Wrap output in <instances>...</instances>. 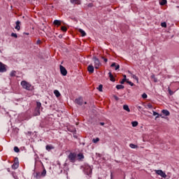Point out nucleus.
I'll return each instance as SVG.
<instances>
[{
	"mask_svg": "<svg viewBox=\"0 0 179 179\" xmlns=\"http://www.w3.org/2000/svg\"><path fill=\"white\" fill-rule=\"evenodd\" d=\"M159 3L162 6L166 5V3H167V0H161V1H159Z\"/></svg>",
	"mask_w": 179,
	"mask_h": 179,
	"instance_id": "22",
	"label": "nucleus"
},
{
	"mask_svg": "<svg viewBox=\"0 0 179 179\" xmlns=\"http://www.w3.org/2000/svg\"><path fill=\"white\" fill-rule=\"evenodd\" d=\"M153 115H159V113L157 112L153 111Z\"/></svg>",
	"mask_w": 179,
	"mask_h": 179,
	"instance_id": "46",
	"label": "nucleus"
},
{
	"mask_svg": "<svg viewBox=\"0 0 179 179\" xmlns=\"http://www.w3.org/2000/svg\"><path fill=\"white\" fill-rule=\"evenodd\" d=\"M84 103H85V104H87V102L85 101Z\"/></svg>",
	"mask_w": 179,
	"mask_h": 179,
	"instance_id": "53",
	"label": "nucleus"
},
{
	"mask_svg": "<svg viewBox=\"0 0 179 179\" xmlns=\"http://www.w3.org/2000/svg\"><path fill=\"white\" fill-rule=\"evenodd\" d=\"M110 66H111L112 68H114V67H115V71H117V69H120V66H119V64H117V63H113V64L110 65Z\"/></svg>",
	"mask_w": 179,
	"mask_h": 179,
	"instance_id": "11",
	"label": "nucleus"
},
{
	"mask_svg": "<svg viewBox=\"0 0 179 179\" xmlns=\"http://www.w3.org/2000/svg\"><path fill=\"white\" fill-rule=\"evenodd\" d=\"M84 172L89 177H92V167L90 166H89V165L85 166V169H84Z\"/></svg>",
	"mask_w": 179,
	"mask_h": 179,
	"instance_id": "4",
	"label": "nucleus"
},
{
	"mask_svg": "<svg viewBox=\"0 0 179 179\" xmlns=\"http://www.w3.org/2000/svg\"><path fill=\"white\" fill-rule=\"evenodd\" d=\"M26 34H27V36H29V33H27Z\"/></svg>",
	"mask_w": 179,
	"mask_h": 179,
	"instance_id": "54",
	"label": "nucleus"
},
{
	"mask_svg": "<svg viewBox=\"0 0 179 179\" xmlns=\"http://www.w3.org/2000/svg\"><path fill=\"white\" fill-rule=\"evenodd\" d=\"M127 83H128V85H130V86H134L135 84H134V83L129 81V80L127 79Z\"/></svg>",
	"mask_w": 179,
	"mask_h": 179,
	"instance_id": "36",
	"label": "nucleus"
},
{
	"mask_svg": "<svg viewBox=\"0 0 179 179\" xmlns=\"http://www.w3.org/2000/svg\"><path fill=\"white\" fill-rule=\"evenodd\" d=\"M11 167L13 170H16L19 167V162H15Z\"/></svg>",
	"mask_w": 179,
	"mask_h": 179,
	"instance_id": "16",
	"label": "nucleus"
},
{
	"mask_svg": "<svg viewBox=\"0 0 179 179\" xmlns=\"http://www.w3.org/2000/svg\"><path fill=\"white\" fill-rule=\"evenodd\" d=\"M98 90L99 92H103V85H99V86L98 87Z\"/></svg>",
	"mask_w": 179,
	"mask_h": 179,
	"instance_id": "35",
	"label": "nucleus"
},
{
	"mask_svg": "<svg viewBox=\"0 0 179 179\" xmlns=\"http://www.w3.org/2000/svg\"><path fill=\"white\" fill-rule=\"evenodd\" d=\"M129 147L131 148V149H136V148H138V145L131 143L129 144Z\"/></svg>",
	"mask_w": 179,
	"mask_h": 179,
	"instance_id": "28",
	"label": "nucleus"
},
{
	"mask_svg": "<svg viewBox=\"0 0 179 179\" xmlns=\"http://www.w3.org/2000/svg\"><path fill=\"white\" fill-rule=\"evenodd\" d=\"M69 159L71 163H75L76 162V154L71 152L69 155Z\"/></svg>",
	"mask_w": 179,
	"mask_h": 179,
	"instance_id": "5",
	"label": "nucleus"
},
{
	"mask_svg": "<svg viewBox=\"0 0 179 179\" xmlns=\"http://www.w3.org/2000/svg\"><path fill=\"white\" fill-rule=\"evenodd\" d=\"M142 97H143V99H148V94H146V93H143V94H142Z\"/></svg>",
	"mask_w": 179,
	"mask_h": 179,
	"instance_id": "40",
	"label": "nucleus"
},
{
	"mask_svg": "<svg viewBox=\"0 0 179 179\" xmlns=\"http://www.w3.org/2000/svg\"><path fill=\"white\" fill-rule=\"evenodd\" d=\"M54 24H55L56 26H59L61 24V21L60 20H55L54 21Z\"/></svg>",
	"mask_w": 179,
	"mask_h": 179,
	"instance_id": "21",
	"label": "nucleus"
},
{
	"mask_svg": "<svg viewBox=\"0 0 179 179\" xmlns=\"http://www.w3.org/2000/svg\"><path fill=\"white\" fill-rule=\"evenodd\" d=\"M14 152H15V153H19L20 150H19V148L17 147H14Z\"/></svg>",
	"mask_w": 179,
	"mask_h": 179,
	"instance_id": "33",
	"label": "nucleus"
},
{
	"mask_svg": "<svg viewBox=\"0 0 179 179\" xmlns=\"http://www.w3.org/2000/svg\"><path fill=\"white\" fill-rule=\"evenodd\" d=\"M21 86L23 87V89H25V90L31 91L34 89V87L31 85V84L26 80L21 82Z\"/></svg>",
	"mask_w": 179,
	"mask_h": 179,
	"instance_id": "1",
	"label": "nucleus"
},
{
	"mask_svg": "<svg viewBox=\"0 0 179 179\" xmlns=\"http://www.w3.org/2000/svg\"><path fill=\"white\" fill-rule=\"evenodd\" d=\"M0 72L3 73L6 72V67L5 66V64L3 63L0 62Z\"/></svg>",
	"mask_w": 179,
	"mask_h": 179,
	"instance_id": "8",
	"label": "nucleus"
},
{
	"mask_svg": "<svg viewBox=\"0 0 179 179\" xmlns=\"http://www.w3.org/2000/svg\"><path fill=\"white\" fill-rule=\"evenodd\" d=\"M46 174H47V171H45V169H43V171L41 173L36 172V173H34V176L35 177V178L39 179V178H41V177H45Z\"/></svg>",
	"mask_w": 179,
	"mask_h": 179,
	"instance_id": "2",
	"label": "nucleus"
},
{
	"mask_svg": "<svg viewBox=\"0 0 179 179\" xmlns=\"http://www.w3.org/2000/svg\"><path fill=\"white\" fill-rule=\"evenodd\" d=\"M0 52H2V51L0 50Z\"/></svg>",
	"mask_w": 179,
	"mask_h": 179,
	"instance_id": "55",
	"label": "nucleus"
},
{
	"mask_svg": "<svg viewBox=\"0 0 179 179\" xmlns=\"http://www.w3.org/2000/svg\"><path fill=\"white\" fill-rule=\"evenodd\" d=\"M52 149H54V147H52V145H46V150H51Z\"/></svg>",
	"mask_w": 179,
	"mask_h": 179,
	"instance_id": "29",
	"label": "nucleus"
},
{
	"mask_svg": "<svg viewBox=\"0 0 179 179\" xmlns=\"http://www.w3.org/2000/svg\"><path fill=\"white\" fill-rule=\"evenodd\" d=\"M132 127H138V122L134 121L131 122Z\"/></svg>",
	"mask_w": 179,
	"mask_h": 179,
	"instance_id": "34",
	"label": "nucleus"
},
{
	"mask_svg": "<svg viewBox=\"0 0 179 179\" xmlns=\"http://www.w3.org/2000/svg\"><path fill=\"white\" fill-rule=\"evenodd\" d=\"M7 171H8V172L10 171V169H9V168L7 169Z\"/></svg>",
	"mask_w": 179,
	"mask_h": 179,
	"instance_id": "52",
	"label": "nucleus"
},
{
	"mask_svg": "<svg viewBox=\"0 0 179 179\" xmlns=\"http://www.w3.org/2000/svg\"><path fill=\"white\" fill-rule=\"evenodd\" d=\"M147 107H148V108H153V106H152L151 103H148V104L147 105Z\"/></svg>",
	"mask_w": 179,
	"mask_h": 179,
	"instance_id": "42",
	"label": "nucleus"
},
{
	"mask_svg": "<svg viewBox=\"0 0 179 179\" xmlns=\"http://www.w3.org/2000/svg\"><path fill=\"white\" fill-rule=\"evenodd\" d=\"M159 117H160V115H159V113H158V115H157V116L155 117V118L157 119V118H159Z\"/></svg>",
	"mask_w": 179,
	"mask_h": 179,
	"instance_id": "48",
	"label": "nucleus"
},
{
	"mask_svg": "<svg viewBox=\"0 0 179 179\" xmlns=\"http://www.w3.org/2000/svg\"><path fill=\"white\" fill-rule=\"evenodd\" d=\"M138 110H141V108H142V106H138Z\"/></svg>",
	"mask_w": 179,
	"mask_h": 179,
	"instance_id": "51",
	"label": "nucleus"
},
{
	"mask_svg": "<svg viewBox=\"0 0 179 179\" xmlns=\"http://www.w3.org/2000/svg\"><path fill=\"white\" fill-rule=\"evenodd\" d=\"M60 72L63 76H66L68 71H66V69L62 65H60Z\"/></svg>",
	"mask_w": 179,
	"mask_h": 179,
	"instance_id": "7",
	"label": "nucleus"
},
{
	"mask_svg": "<svg viewBox=\"0 0 179 179\" xmlns=\"http://www.w3.org/2000/svg\"><path fill=\"white\" fill-rule=\"evenodd\" d=\"M108 76L111 82H115V78H114V76H113V73H111V72L108 73Z\"/></svg>",
	"mask_w": 179,
	"mask_h": 179,
	"instance_id": "15",
	"label": "nucleus"
},
{
	"mask_svg": "<svg viewBox=\"0 0 179 179\" xmlns=\"http://www.w3.org/2000/svg\"><path fill=\"white\" fill-rule=\"evenodd\" d=\"M54 94L56 96V97H59L61 96V93H59V91L57 90L54 91Z\"/></svg>",
	"mask_w": 179,
	"mask_h": 179,
	"instance_id": "19",
	"label": "nucleus"
},
{
	"mask_svg": "<svg viewBox=\"0 0 179 179\" xmlns=\"http://www.w3.org/2000/svg\"><path fill=\"white\" fill-rule=\"evenodd\" d=\"M61 29L62 31H66V30H68L66 27H62Z\"/></svg>",
	"mask_w": 179,
	"mask_h": 179,
	"instance_id": "41",
	"label": "nucleus"
},
{
	"mask_svg": "<svg viewBox=\"0 0 179 179\" xmlns=\"http://www.w3.org/2000/svg\"><path fill=\"white\" fill-rule=\"evenodd\" d=\"M87 71L90 73H93L94 72V67L93 65L90 64L87 67Z\"/></svg>",
	"mask_w": 179,
	"mask_h": 179,
	"instance_id": "10",
	"label": "nucleus"
},
{
	"mask_svg": "<svg viewBox=\"0 0 179 179\" xmlns=\"http://www.w3.org/2000/svg\"><path fill=\"white\" fill-rule=\"evenodd\" d=\"M34 117H37L38 115H40V109L36 108L34 112Z\"/></svg>",
	"mask_w": 179,
	"mask_h": 179,
	"instance_id": "12",
	"label": "nucleus"
},
{
	"mask_svg": "<svg viewBox=\"0 0 179 179\" xmlns=\"http://www.w3.org/2000/svg\"><path fill=\"white\" fill-rule=\"evenodd\" d=\"M78 157L79 160H82V159H85V156L82 153H79L78 155Z\"/></svg>",
	"mask_w": 179,
	"mask_h": 179,
	"instance_id": "24",
	"label": "nucleus"
},
{
	"mask_svg": "<svg viewBox=\"0 0 179 179\" xmlns=\"http://www.w3.org/2000/svg\"><path fill=\"white\" fill-rule=\"evenodd\" d=\"M124 85H116V89L117 90H120L121 89H124Z\"/></svg>",
	"mask_w": 179,
	"mask_h": 179,
	"instance_id": "23",
	"label": "nucleus"
},
{
	"mask_svg": "<svg viewBox=\"0 0 179 179\" xmlns=\"http://www.w3.org/2000/svg\"><path fill=\"white\" fill-rule=\"evenodd\" d=\"M88 7H89V8L93 7V3H89V4H88Z\"/></svg>",
	"mask_w": 179,
	"mask_h": 179,
	"instance_id": "47",
	"label": "nucleus"
},
{
	"mask_svg": "<svg viewBox=\"0 0 179 179\" xmlns=\"http://www.w3.org/2000/svg\"><path fill=\"white\" fill-rule=\"evenodd\" d=\"M162 114H164V115H166V117H169V115H170V112L168 110H162Z\"/></svg>",
	"mask_w": 179,
	"mask_h": 179,
	"instance_id": "14",
	"label": "nucleus"
},
{
	"mask_svg": "<svg viewBox=\"0 0 179 179\" xmlns=\"http://www.w3.org/2000/svg\"><path fill=\"white\" fill-rule=\"evenodd\" d=\"M15 24L16 26L15 29H16V30H18V31L20 30V21L19 20L16 21Z\"/></svg>",
	"mask_w": 179,
	"mask_h": 179,
	"instance_id": "13",
	"label": "nucleus"
},
{
	"mask_svg": "<svg viewBox=\"0 0 179 179\" xmlns=\"http://www.w3.org/2000/svg\"><path fill=\"white\" fill-rule=\"evenodd\" d=\"M123 78H124V79H127V76H126V75H124V76H123Z\"/></svg>",
	"mask_w": 179,
	"mask_h": 179,
	"instance_id": "49",
	"label": "nucleus"
},
{
	"mask_svg": "<svg viewBox=\"0 0 179 179\" xmlns=\"http://www.w3.org/2000/svg\"><path fill=\"white\" fill-rule=\"evenodd\" d=\"M78 31L81 34L82 37H85L86 36V32L83 29H79Z\"/></svg>",
	"mask_w": 179,
	"mask_h": 179,
	"instance_id": "17",
	"label": "nucleus"
},
{
	"mask_svg": "<svg viewBox=\"0 0 179 179\" xmlns=\"http://www.w3.org/2000/svg\"><path fill=\"white\" fill-rule=\"evenodd\" d=\"M10 76L11 77H13V76H16V71H12L10 73Z\"/></svg>",
	"mask_w": 179,
	"mask_h": 179,
	"instance_id": "30",
	"label": "nucleus"
},
{
	"mask_svg": "<svg viewBox=\"0 0 179 179\" xmlns=\"http://www.w3.org/2000/svg\"><path fill=\"white\" fill-rule=\"evenodd\" d=\"M123 109L125 110V111H127V113H131V109H129L128 105L123 106Z\"/></svg>",
	"mask_w": 179,
	"mask_h": 179,
	"instance_id": "18",
	"label": "nucleus"
},
{
	"mask_svg": "<svg viewBox=\"0 0 179 179\" xmlns=\"http://www.w3.org/2000/svg\"><path fill=\"white\" fill-rule=\"evenodd\" d=\"M161 26L162 27H167V24L166 22H162Z\"/></svg>",
	"mask_w": 179,
	"mask_h": 179,
	"instance_id": "38",
	"label": "nucleus"
},
{
	"mask_svg": "<svg viewBox=\"0 0 179 179\" xmlns=\"http://www.w3.org/2000/svg\"><path fill=\"white\" fill-rule=\"evenodd\" d=\"M71 3H76L77 5H80V1L79 0H71Z\"/></svg>",
	"mask_w": 179,
	"mask_h": 179,
	"instance_id": "20",
	"label": "nucleus"
},
{
	"mask_svg": "<svg viewBox=\"0 0 179 179\" xmlns=\"http://www.w3.org/2000/svg\"><path fill=\"white\" fill-rule=\"evenodd\" d=\"M99 124L100 125H102V126L104 125V122H100Z\"/></svg>",
	"mask_w": 179,
	"mask_h": 179,
	"instance_id": "50",
	"label": "nucleus"
},
{
	"mask_svg": "<svg viewBox=\"0 0 179 179\" xmlns=\"http://www.w3.org/2000/svg\"><path fill=\"white\" fill-rule=\"evenodd\" d=\"M114 99H115L116 101L120 100V98H118V96H114Z\"/></svg>",
	"mask_w": 179,
	"mask_h": 179,
	"instance_id": "45",
	"label": "nucleus"
},
{
	"mask_svg": "<svg viewBox=\"0 0 179 179\" xmlns=\"http://www.w3.org/2000/svg\"><path fill=\"white\" fill-rule=\"evenodd\" d=\"M36 108H38V109L41 108V102L36 101Z\"/></svg>",
	"mask_w": 179,
	"mask_h": 179,
	"instance_id": "25",
	"label": "nucleus"
},
{
	"mask_svg": "<svg viewBox=\"0 0 179 179\" xmlns=\"http://www.w3.org/2000/svg\"><path fill=\"white\" fill-rule=\"evenodd\" d=\"M168 92H169L170 96H173V94H174V92L173 91H171V90H170V89L168 90Z\"/></svg>",
	"mask_w": 179,
	"mask_h": 179,
	"instance_id": "39",
	"label": "nucleus"
},
{
	"mask_svg": "<svg viewBox=\"0 0 179 179\" xmlns=\"http://www.w3.org/2000/svg\"><path fill=\"white\" fill-rule=\"evenodd\" d=\"M99 141H100V138H93L92 142H93V143H97V142H99Z\"/></svg>",
	"mask_w": 179,
	"mask_h": 179,
	"instance_id": "31",
	"label": "nucleus"
},
{
	"mask_svg": "<svg viewBox=\"0 0 179 179\" xmlns=\"http://www.w3.org/2000/svg\"><path fill=\"white\" fill-rule=\"evenodd\" d=\"M156 174L158 176H160L162 177V178H166L167 177V175H166V173H164L162 170H155Z\"/></svg>",
	"mask_w": 179,
	"mask_h": 179,
	"instance_id": "6",
	"label": "nucleus"
},
{
	"mask_svg": "<svg viewBox=\"0 0 179 179\" xmlns=\"http://www.w3.org/2000/svg\"><path fill=\"white\" fill-rule=\"evenodd\" d=\"M151 79H153L155 83H157L158 80H157V79L156 78V77L155 76L154 74H152V75L151 76Z\"/></svg>",
	"mask_w": 179,
	"mask_h": 179,
	"instance_id": "26",
	"label": "nucleus"
},
{
	"mask_svg": "<svg viewBox=\"0 0 179 179\" xmlns=\"http://www.w3.org/2000/svg\"><path fill=\"white\" fill-rule=\"evenodd\" d=\"M92 59L94 63L95 69H99V68L101 66V63L100 62V60L96 56H94Z\"/></svg>",
	"mask_w": 179,
	"mask_h": 179,
	"instance_id": "3",
	"label": "nucleus"
},
{
	"mask_svg": "<svg viewBox=\"0 0 179 179\" xmlns=\"http://www.w3.org/2000/svg\"><path fill=\"white\" fill-rule=\"evenodd\" d=\"M75 103L76 104H78V106H82L83 104V99L82 98H78L75 100Z\"/></svg>",
	"mask_w": 179,
	"mask_h": 179,
	"instance_id": "9",
	"label": "nucleus"
},
{
	"mask_svg": "<svg viewBox=\"0 0 179 179\" xmlns=\"http://www.w3.org/2000/svg\"><path fill=\"white\" fill-rule=\"evenodd\" d=\"M131 78H133V79H135V80H136L137 83L139 82V78H138V77L134 74L131 75Z\"/></svg>",
	"mask_w": 179,
	"mask_h": 179,
	"instance_id": "27",
	"label": "nucleus"
},
{
	"mask_svg": "<svg viewBox=\"0 0 179 179\" xmlns=\"http://www.w3.org/2000/svg\"><path fill=\"white\" fill-rule=\"evenodd\" d=\"M11 37H14L15 38H17V34L15 33L11 34Z\"/></svg>",
	"mask_w": 179,
	"mask_h": 179,
	"instance_id": "37",
	"label": "nucleus"
},
{
	"mask_svg": "<svg viewBox=\"0 0 179 179\" xmlns=\"http://www.w3.org/2000/svg\"><path fill=\"white\" fill-rule=\"evenodd\" d=\"M36 44H37V45L41 44V40L38 39V40L36 41Z\"/></svg>",
	"mask_w": 179,
	"mask_h": 179,
	"instance_id": "44",
	"label": "nucleus"
},
{
	"mask_svg": "<svg viewBox=\"0 0 179 179\" xmlns=\"http://www.w3.org/2000/svg\"><path fill=\"white\" fill-rule=\"evenodd\" d=\"M125 82H128V79L127 78H123L122 81H120V84L121 85H124V83H125Z\"/></svg>",
	"mask_w": 179,
	"mask_h": 179,
	"instance_id": "32",
	"label": "nucleus"
},
{
	"mask_svg": "<svg viewBox=\"0 0 179 179\" xmlns=\"http://www.w3.org/2000/svg\"><path fill=\"white\" fill-rule=\"evenodd\" d=\"M101 59H103L104 62H107V61H108V59L104 57H101Z\"/></svg>",
	"mask_w": 179,
	"mask_h": 179,
	"instance_id": "43",
	"label": "nucleus"
}]
</instances>
